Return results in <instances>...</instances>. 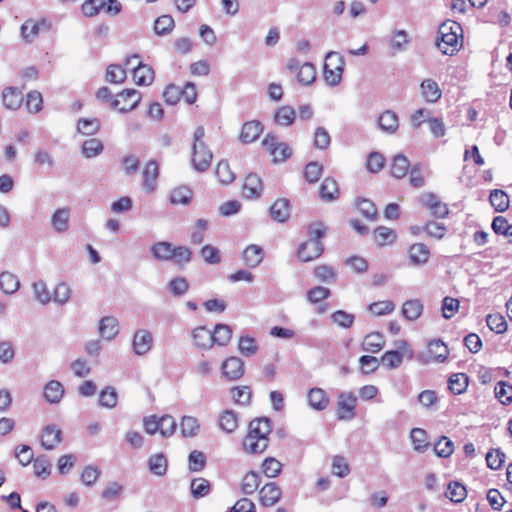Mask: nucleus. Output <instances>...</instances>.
Returning <instances> with one entry per match:
<instances>
[{
    "instance_id": "nucleus-1",
    "label": "nucleus",
    "mask_w": 512,
    "mask_h": 512,
    "mask_svg": "<svg viewBox=\"0 0 512 512\" xmlns=\"http://www.w3.org/2000/svg\"><path fill=\"white\" fill-rule=\"evenodd\" d=\"M436 45L445 55H454L461 47L462 27L459 23L447 20L438 29Z\"/></svg>"
},
{
    "instance_id": "nucleus-2",
    "label": "nucleus",
    "mask_w": 512,
    "mask_h": 512,
    "mask_svg": "<svg viewBox=\"0 0 512 512\" xmlns=\"http://www.w3.org/2000/svg\"><path fill=\"white\" fill-rule=\"evenodd\" d=\"M345 60L339 53L330 51L325 56L323 77L329 86H337L342 80Z\"/></svg>"
},
{
    "instance_id": "nucleus-3",
    "label": "nucleus",
    "mask_w": 512,
    "mask_h": 512,
    "mask_svg": "<svg viewBox=\"0 0 512 512\" xmlns=\"http://www.w3.org/2000/svg\"><path fill=\"white\" fill-rule=\"evenodd\" d=\"M125 64L126 66L131 67L133 80L137 85L148 86L153 82L154 70L151 66L140 61L139 55L134 54L127 57Z\"/></svg>"
},
{
    "instance_id": "nucleus-4",
    "label": "nucleus",
    "mask_w": 512,
    "mask_h": 512,
    "mask_svg": "<svg viewBox=\"0 0 512 512\" xmlns=\"http://www.w3.org/2000/svg\"><path fill=\"white\" fill-rule=\"evenodd\" d=\"M51 27V22L46 18L28 19L21 25V37L26 43H32L41 32H48Z\"/></svg>"
},
{
    "instance_id": "nucleus-5",
    "label": "nucleus",
    "mask_w": 512,
    "mask_h": 512,
    "mask_svg": "<svg viewBox=\"0 0 512 512\" xmlns=\"http://www.w3.org/2000/svg\"><path fill=\"white\" fill-rule=\"evenodd\" d=\"M141 94L135 89H126L118 93L111 105L121 113H126L137 107Z\"/></svg>"
},
{
    "instance_id": "nucleus-6",
    "label": "nucleus",
    "mask_w": 512,
    "mask_h": 512,
    "mask_svg": "<svg viewBox=\"0 0 512 512\" xmlns=\"http://www.w3.org/2000/svg\"><path fill=\"white\" fill-rule=\"evenodd\" d=\"M262 145L273 157L274 162H283L288 159L292 150L286 143H278L277 138L273 134H267L262 141Z\"/></svg>"
},
{
    "instance_id": "nucleus-7",
    "label": "nucleus",
    "mask_w": 512,
    "mask_h": 512,
    "mask_svg": "<svg viewBox=\"0 0 512 512\" xmlns=\"http://www.w3.org/2000/svg\"><path fill=\"white\" fill-rule=\"evenodd\" d=\"M357 397L352 392H342L337 399V418L343 421L355 417Z\"/></svg>"
},
{
    "instance_id": "nucleus-8",
    "label": "nucleus",
    "mask_w": 512,
    "mask_h": 512,
    "mask_svg": "<svg viewBox=\"0 0 512 512\" xmlns=\"http://www.w3.org/2000/svg\"><path fill=\"white\" fill-rule=\"evenodd\" d=\"M193 156H192V164L195 170L199 172L206 171L212 161L213 154L208 149L206 144H193L192 147Z\"/></svg>"
},
{
    "instance_id": "nucleus-9",
    "label": "nucleus",
    "mask_w": 512,
    "mask_h": 512,
    "mask_svg": "<svg viewBox=\"0 0 512 512\" xmlns=\"http://www.w3.org/2000/svg\"><path fill=\"white\" fill-rule=\"evenodd\" d=\"M323 250L321 241L307 240L299 246L297 256L302 262H310L320 257Z\"/></svg>"
},
{
    "instance_id": "nucleus-10",
    "label": "nucleus",
    "mask_w": 512,
    "mask_h": 512,
    "mask_svg": "<svg viewBox=\"0 0 512 512\" xmlns=\"http://www.w3.org/2000/svg\"><path fill=\"white\" fill-rule=\"evenodd\" d=\"M153 345V336L146 329H139L134 333L132 340L133 351L138 356L147 354Z\"/></svg>"
},
{
    "instance_id": "nucleus-11",
    "label": "nucleus",
    "mask_w": 512,
    "mask_h": 512,
    "mask_svg": "<svg viewBox=\"0 0 512 512\" xmlns=\"http://www.w3.org/2000/svg\"><path fill=\"white\" fill-rule=\"evenodd\" d=\"M288 69L298 70L297 79L303 85H310L316 79V69L311 63L306 62L301 66H298V63L295 60H291L288 64Z\"/></svg>"
},
{
    "instance_id": "nucleus-12",
    "label": "nucleus",
    "mask_w": 512,
    "mask_h": 512,
    "mask_svg": "<svg viewBox=\"0 0 512 512\" xmlns=\"http://www.w3.org/2000/svg\"><path fill=\"white\" fill-rule=\"evenodd\" d=\"M143 181L142 186L143 189L147 193H152L156 190L157 187V178L159 176V167L156 161L150 160L147 162L143 172Z\"/></svg>"
},
{
    "instance_id": "nucleus-13",
    "label": "nucleus",
    "mask_w": 512,
    "mask_h": 512,
    "mask_svg": "<svg viewBox=\"0 0 512 512\" xmlns=\"http://www.w3.org/2000/svg\"><path fill=\"white\" fill-rule=\"evenodd\" d=\"M223 375L229 380H238L244 374L243 361L235 356L227 358L222 364Z\"/></svg>"
},
{
    "instance_id": "nucleus-14",
    "label": "nucleus",
    "mask_w": 512,
    "mask_h": 512,
    "mask_svg": "<svg viewBox=\"0 0 512 512\" xmlns=\"http://www.w3.org/2000/svg\"><path fill=\"white\" fill-rule=\"evenodd\" d=\"M271 430L272 427L269 419L258 418L250 422L248 432L255 436L257 439L264 440L266 442V446L268 447V436L271 433Z\"/></svg>"
},
{
    "instance_id": "nucleus-15",
    "label": "nucleus",
    "mask_w": 512,
    "mask_h": 512,
    "mask_svg": "<svg viewBox=\"0 0 512 512\" xmlns=\"http://www.w3.org/2000/svg\"><path fill=\"white\" fill-rule=\"evenodd\" d=\"M281 494V489L276 483H267L259 491L260 502L266 507L273 506L279 501Z\"/></svg>"
},
{
    "instance_id": "nucleus-16",
    "label": "nucleus",
    "mask_w": 512,
    "mask_h": 512,
    "mask_svg": "<svg viewBox=\"0 0 512 512\" xmlns=\"http://www.w3.org/2000/svg\"><path fill=\"white\" fill-rule=\"evenodd\" d=\"M262 192V181L257 174L250 173L245 177L242 193L247 199L258 198Z\"/></svg>"
},
{
    "instance_id": "nucleus-17",
    "label": "nucleus",
    "mask_w": 512,
    "mask_h": 512,
    "mask_svg": "<svg viewBox=\"0 0 512 512\" xmlns=\"http://www.w3.org/2000/svg\"><path fill=\"white\" fill-rule=\"evenodd\" d=\"M449 354L448 348L441 340L429 342L425 362H443Z\"/></svg>"
},
{
    "instance_id": "nucleus-18",
    "label": "nucleus",
    "mask_w": 512,
    "mask_h": 512,
    "mask_svg": "<svg viewBox=\"0 0 512 512\" xmlns=\"http://www.w3.org/2000/svg\"><path fill=\"white\" fill-rule=\"evenodd\" d=\"M62 441V431L55 425L44 427L41 436V445L46 450L54 449Z\"/></svg>"
},
{
    "instance_id": "nucleus-19",
    "label": "nucleus",
    "mask_w": 512,
    "mask_h": 512,
    "mask_svg": "<svg viewBox=\"0 0 512 512\" xmlns=\"http://www.w3.org/2000/svg\"><path fill=\"white\" fill-rule=\"evenodd\" d=\"M379 128L387 134H394L399 127L398 116L394 111L386 110L378 117Z\"/></svg>"
},
{
    "instance_id": "nucleus-20",
    "label": "nucleus",
    "mask_w": 512,
    "mask_h": 512,
    "mask_svg": "<svg viewBox=\"0 0 512 512\" xmlns=\"http://www.w3.org/2000/svg\"><path fill=\"white\" fill-rule=\"evenodd\" d=\"M263 131V127L258 121H249L244 123L241 129L239 139L243 143H252L257 140Z\"/></svg>"
},
{
    "instance_id": "nucleus-21",
    "label": "nucleus",
    "mask_w": 512,
    "mask_h": 512,
    "mask_svg": "<svg viewBox=\"0 0 512 512\" xmlns=\"http://www.w3.org/2000/svg\"><path fill=\"white\" fill-rule=\"evenodd\" d=\"M2 102L5 108L17 110L23 102L22 92L15 87H6L2 92Z\"/></svg>"
},
{
    "instance_id": "nucleus-22",
    "label": "nucleus",
    "mask_w": 512,
    "mask_h": 512,
    "mask_svg": "<svg viewBox=\"0 0 512 512\" xmlns=\"http://www.w3.org/2000/svg\"><path fill=\"white\" fill-rule=\"evenodd\" d=\"M70 209L60 208L57 209L51 217V226L57 233H64L69 228Z\"/></svg>"
},
{
    "instance_id": "nucleus-23",
    "label": "nucleus",
    "mask_w": 512,
    "mask_h": 512,
    "mask_svg": "<svg viewBox=\"0 0 512 512\" xmlns=\"http://www.w3.org/2000/svg\"><path fill=\"white\" fill-rule=\"evenodd\" d=\"M408 254L411 263L415 266H419L427 263L430 251L425 244L415 243L409 247Z\"/></svg>"
},
{
    "instance_id": "nucleus-24",
    "label": "nucleus",
    "mask_w": 512,
    "mask_h": 512,
    "mask_svg": "<svg viewBox=\"0 0 512 512\" xmlns=\"http://www.w3.org/2000/svg\"><path fill=\"white\" fill-rule=\"evenodd\" d=\"M194 344L203 350H208L213 346L212 331L205 326H198L192 331Z\"/></svg>"
},
{
    "instance_id": "nucleus-25",
    "label": "nucleus",
    "mask_w": 512,
    "mask_h": 512,
    "mask_svg": "<svg viewBox=\"0 0 512 512\" xmlns=\"http://www.w3.org/2000/svg\"><path fill=\"white\" fill-rule=\"evenodd\" d=\"M423 98L429 103L437 102L442 95L439 85L432 79H425L420 85Z\"/></svg>"
},
{
    "instance_id": "nucleus-26",
    "label": "nucleus",
    "mask_w": 512,
    "mask_h": 512,
    "mask_svg": "<svg viewBox=\"0 0 512 512\" xmlns=\"http://www.w3.org/2000/svg\"><path fill=\"white\" fill-rule=\"evenodd\" d=\"M271 217L278 222H285L290 216V203L286 198L276 200L270 207Z\"/></svg>"
},
{
    "instance_id": "nucleus-27",
    "label": "nucleus",
    "mask_w": 512,
    "mask_h": 512,
    "mask_svg": "<svg viewBox=\"0 0 512 512\" xmlns=\"http://www.w3.org/2000/svg\"><path fill=\"white\" fill-rule=\"evenodd\" d=\"M118 321L112 316L103 317L99 323V334L106 340H112L118 334Z\"/></svg>"
},
{
    "instance_id": "nucleus-28",
    "label": "nucleus",
    "mask_w": 512,
    "mask_h": 512,
    "mask_svg": "<svg viewBox=\"0 0 512 512\" xmlns=\"http://www.w3.org/2000/svg\"><path fill=\"white\" fill-rule=\"evenodd\" d=\"M307 398L310 407L315 410H324L329 404V398L327 397L326 392L321 388L310 389Z\"/></svg>"
},
{
    "instance_id": "nucleus-29",
    "label": "nucleus",
    "mask_w": 512,
    "mask_h": 512,
    "mask_svg": "<svg viewBox=\"0 0 512 512\" xmlns=\"http://www.w3.org/2000/svg\"><path fill=\"white\" fill-rule=\"evenodd\" d=\"M384 345L385 341L383 336L378 332H374L364 337L361 348L366 352L378 353L383 349Z\"/></svg>"
},
{
    "instance_id": "nucleus-30",
    "label": "nucleus",
    "mask_w": 512,
    "mask_h": 512,
    "mask_svg": "<svg viewBox=\"0 0 512 512\" xmlns=\"http://www.w3.org/2000/svg\"><path fill=\"white\" fill-rule=\"evenodd\" d=\"M242 258L248 267L255 268L263 260V250L258 245H249L243 251Z\"/></svg>"
},
{
    "instance_id": "nucleus-31",
    "label": "nucleus",
    "mask_w": 512,
    "mask_h": 512,
    "mask_svg": "<svg viewBox=\"0 0 512 512\" xmlns=\"http://www.w3.org/2000/svg\"><path fill=\"white\" fill-rule=\"evenodd\" d=\"M232 328L227 324H217L212 331L213 345L226 346L232 338Z\"/></svg>"
},
{
    "instance_id": "nucleus-32",
    "label": "nucleus",
    "mask_w": 512,
    "mask_h": 512,
    "mask_svg": "<svg viewBox=\"0 0 512 512\" xmlns=\"http://www.w3.org/2000/svg\"><path fill=\"white\" fill-rule=\"evenodd\" d=\"M410 167V162L404 154H397L394 156L391 163V175L397 179L406 176Z\"/></svg>"
},
{
    "instance_id": "nucleus-33",
    "label": "nucleus",
    "mask_w": 512,
    "mask_h": 512,
    "mask_svg": "<svg viewBox=\"0 0 512 512\" xmlns=\"http://www.w3.org/2000/svg\"><path fill=\"white\" fill-rule=\"evenodd\" d=\"M64 388L59 381H49L44 388V397L49 403H59L63 397Z\"/></svg>"
},
{
    "instance_id": "nucleus-34",
    "label": "nucleus",
    "mask_w": 512,
    "mask_h": 512,
    "mask_svg": "<svg viewBox=\"0 0 512 512\" xmlns=\"http://www.w3.org/2000/svg\"><path fill=\"white\" fill-rule=\"evenodd\" d=\"M374 241L379 246L390 245L396 241V232L388 227L379 226L374 230Z\"/></svg>"
},
{
    "instance_id": "nucleus-35",
    "label": "nucleus",
    "mask_w": 512,
    "mask_h": 512,
    "mask_svg": "<svg viewBox=\"0 0 512 512\" xmlns=\"http://www.w3.org/2000/svg\"><path fill=\"white\" fill-rule=\"evenodd\" d=\"M210 490V482L205 478L197 477L192 479L190 483V491L194 499H200L207 496L210 493Z\"/></svg>"
},
{
    "instance_id": "nucleus-36",
    "label": "nucleus",
    "mask_w": 512,
    "mask_h": 512,
    "mask_svg": "<svg viewBox=\"0 0 512 512\" xmlns=\"http://www.w3.org/2000/svg\"><path fill=\"white\" fill-rule=\"evenodd\" d=\"M20 286L18 277L11 272L4 271L0 274V289L5 294L15 293Z\"/></svg>"
},
{
    "instance_id": "nucleus-37",
    "label": "nucleus",
    "mask_w": 512,
    "mask_h": 512,
    "mask_svg": "<svg viewBox=\"0 0 512 512\" xmlns=\"http://www.w3.org/2000/svg\"><path fill=\"white\" fill-rule=\"evenodd\" d=\"M149 471L156 476H163L167 472L168 462L164 454L152 455L148 460Z\"/></svg>"
},
{
    "instance_id": "nucleus-38",
    "label": "nucleus",
    "mask_w": 512,
    "mask_h": 512,
    "mask_svg": "<svg viewBox=\"0 0 512 512\" xmlns=\"http://www.w3.org/2000/svg\"><path fill=\"white\" fill-rule=\"evenodd\" d=\"M219 427L226 433L234 432L238 427L237 414L232 410H225L219 416Z\"/></svg>"
},
{
    "instance_id": "nucleus-39",
    "label": "nucleus",
    "mask_w": 512,
    "mask_h": 512,
    "mask_svg": "<svg viewBox=\"0 0 512 512\" xmlns=\"http://www.w3.org/2000/svg\"><path fill=\"white\" fill-rule=\"evenodd\" d=\"M422 311L423 305L417 299L407 300L402 306V315L410 321L418 319Z\"/></svg>"
},
{
    "instance_id": "nucleus-40",
    "label": "nucleus",
    "mask_w": 512,
    "mask_h": 512,
    "mask_svg": "<svg viewBox=\"0 0 512 512\" xmlns=\"http://www.w3.org/2000/svg\"><path fill=\"white\" fill-rule=\"evenodd\" d=\"M98 118H80L77 122V131L85 136L96 134L100 129Z\"/></svg>"
},
{
    "instance_id": "nucleus-41",
    "label": "nucleus",
    "mask_w": 512,
    "mask_h": 512,
    "mask_svg": "<svg viewBox=\"0 0 512 512\" xmlns=\"http://www.w3.org/2000/svg\"><path fill=\"white\" fill-rule=\"evenodd\" d=\"M104 146L101 140L97 138H90L82 144V154L85 158H94L103 152Z\"/></svg>"
},
{
    "instance_id": "nucleus-42",
    "label": "nucleus",
    "mask_w": 512,
    "mask_h": 512,
    "mask_svg": "<svg viewBox=\"0 0 512 512\" xmlns=\"http://www.w3.org/2000/svg\"><path fill=\"white\" fill-rule=\"evenodd\" d=\"M468 383V376L466 374L456 373L450 376L448 387L453 394L458 395L466 391Z\"/></svg>"
},
{
    "instance_id": "nucleus-43",
    "label": "nucleus",
    "mask_w": 512,
    "mask_h": 512,
    "mask_svg": "<svg viewBox=\"0 0 512 512\" xmlns=\"http://www.w3.org/2000/svg\"><path fill=\"white\" fill-rule=\"evenodd\" d=\"M410 438L415 451L423 453L427 450L429 443L425 430L421 428H413L410 432Z\"/></svg>"
},
{
    "instance_id": "nucleus-44",
    "label": "nucleus",
    "mask_w": 512,
    "mask_h": 512,
    "mask_svg": "<svg viewBox=\"0 0 512 512\" xmlns=\"http://www.w3.org/2000/svg\"><path fill=\"white\" fill-rule=\"evenodd\" d=\"M260 485V477L259 474L250 471L244 475L241 481V491L245 495H251L253 494Z\"/></svg>"
},
{
    "instance_id": "nucleus-45",
    "label": "nucleus",
    "mask_w": 512,
    "mask_h": 512,
    "mask_svg": "<svg viewBox=\"0 0 512 512\" xmlns=\"http://www.w3.org/2000/svg\"><path fill=\"white\" fill-rule=\"evenodd\" d=\"M266 442L259 440L249 432L243 440V449L249 454L262 453L266 450Z\"/></svg>"
},
{
    "instance_id": "nucleus-46",
    "label": "nucleus",
    "mask_w": 512,
    "mask_h": 512,
    "mask_svg": "<svg viewBox=\"0 0 512 512\" xmlns=\"http://www.w3.org/2000/svg\"><path fill=\"white\" fill-rule=\"evenodd\" d=\"M338 185L333 178H326L320 186V196L325 201H333L338 198Z\"/></svg>"
},
{
    "instance_id": "nucleus-47",
    "label": "nucleus",
    "mask_w": 512,
    "mask_h": 512,
    "mask_svg": "<svg viewBox=\"0 0 512 512\" xmlns=\"http://www.w3.org/2000/svg\"><path fill=\"white\" fill-rule=\"evenodd\" d=\"M173 245L166 241H160L151 246V253L159 261H170Z\"/></svg>"
},
{
    "instance_id": "nucleus-48",
    "label": "nucleus",
    "mask_w": 512,
    "mask_h": 512,
    "mask_svg": "<svg viewBox=\"0 0 512 512\" xmlns=\"http://www.w3.org/2000/svg\"><path fill=\"white\" fill-rule=\"evenodd\" d=\"M489 200L491 205L498 212H504L509 207V197L503 190H492L489 196Z\"/></svg>"
},
{
    "instance_id": "nucleus-49",
    "label": "nucleus",
    "mask_w": 512,
    "mask_h": 512,
    "mask_svg": "<svg viewBox=\"0 0 512 512\" xmlns=\"http://www.w3.org/2000/svg\"><path fill=\"white\" fill-rule=\"evenodd\" d=\"M295 120V111L289 106L278 108L274 114V121L280 126H290Z\"/></svg>"
},
{
    "instance_id": "nucleus-50",
    "label": "nucleus",
    "mask_w": 512,
    "mask_h": 512,
    "mask_svg": "<svg viewBox=\"0 0 512 512\" xmlns=\"http://www.w3.org/2000/svg\"><path fill=\"white\" fill-rule=\"evenodd\" d=\"M175 26L174 19L170 15H162L154 22V32L163 36L169 34Z\"/></svg>"
},
{
    "instance_id": "nucleus-51",
    "label": "nucleus",
    "mask_w": 512,
    "mask_h": 512,
    "mask_svg": "<svg viewBox=\"0 0 512 512\" xmlns=\"http://www.w3.org/2000/svg\"><path fill=\"white\" fill-rule=\"evenodd\" d=\"M215 175L221 184H230L235 179V174L230 169L229 164L224 160L217 164Z\"/></svg>"
},
{
    "instance_id": "nucleus-52",
    "label": "nucleus",
    "mask_w": 512,
    "mask_h": 512,
    "mask_svg": "<svg viewBox=\"0 0 512 512\" xmlns=\"http://www.w3.org/2000/svg\"><path fill=\"white\" fill-rule=\"evenodd\" d=\"M118 395L116 390L108 386L100 392L99 405L104 408H114L117 405Z\"/></svg>"
},
{
    "instance_id": "nucleus-53",
    "label": "nucleus",
    "mask_w": 512,
    "mask_h": 512,
    "mask_svg": "<svg viewBox=\"0 0 512 512\" xmlns=\"http://www.w3.org/2000/svg\"><path fill=\"white\" fill-rule=\"evenodd\" d=\"M380 361L387 369H395L402 364L403 355L398 350L386 351Z\"/></svg>"
},
{
    "instance_id": "nucleus-54",
    "label": "nucleus",
    "mask_w": 512,
    "mask_h": 512,
    "mask_svg": "<svg viewBox=\"0 0 512 512\" xmlns=\"http://www.w3.org/2000/svg\"><path fill=\"white\" fill-rule=\"evenodd\" d=\"M33 469L35 476L45 479L50 475L51 463L46 456L42 455L33 460Z\"/></svg>"
},
{
    "instance_id": "nucleus-55",
    "label": "nucleus",
    "mask_w": 512,
    "mask_h": 512,
    "mask_svg": "<svg viewBox=\"0 0 512 512\" xmlns=\"http://www.w3.org/2000/svg\"><path fill=\"white\" fill-rule=\"evenodd\" d=\"M315 277L324 283H333L336 280L337 271L330 265H319L314 269Z\"/></svg>"
},
{
    "instance_id": "nucleus-56",
    "label": "nucleus",
    "mask_w": 512,
    "mask_h": 512,
    "mask_svg": "<svg viewBox=\"0 0 512 512\" xmlns=\"http://www.w3.org/2000/svg\"><path fill=\"white\" fill-rule=\"evenodd\" d=\"M238 350L242 355L250 357L257 353L258 345L254 338L241 336L238 341Z\"/></svg>"
},
{
    "instance_id": "nucleus-57",
    "label": "nucleus",
    "mask_w": 512,
    "mask_h": 512,
    "mask_svg": "<svg viewBox=\"0 0 512 512\" xmlns=\"http://www.w3.org/2000/svg\"><path fill=\"white\" fill-rule=\"evenodd\" d=\"M192 257V252L188 247L185 246H177L172 249V254L170 261H173L175 264L182 266L190 262Z\"/></svg>"
},
{
    "instance_id": "nucleus-58",
    "label": "nucleus",
    "mask_w": 512,
    "mask_h": 512,
    "mask_svg": "<svg viewBox=\"0 0 512 512\" xmlns=\"http://www.w3.org/2000/svg\"><path fill=\"white\" fill-rule=\"evenodd\" d=\"M467 496V491L465 486L458 482H452L448 485L446 497L449 498L452 502L460 503Z\"/></svg>"
},
{
    "instance_id": "nucleus-59",
    "label": "nucleus",
    "mask_w": 512,
    "mask_h": 512,
    "mask_svg": "<svg viewBox=\"0 0 512 512\" xmlns=\"http://www.w3.org/2000/svg\"><path fill=\"white\" fill-rule=\"evenodd\" d=\"M192 199V192L187 187L175 188L170 194V201L174 205H187Z\"/></svg>"
},
{
    "instance_id": "nucleus-60",
    "label": "nucleus",
    "mask_w": 512,
    "mask_h": 512,
    "mask_svg": "<svg viewBox=\"0 0 512 512\" xmlns=\"http://www.w3.org/2000/svg\"><path fill=\"white\" fill-rule=\"evenodd\" d=\"M206 465V456L203 452L193 450L188 456V468L191 472H200Z\"/></svg>"
},
{
    "instance_id": "nucleus-61",
    "label": "nucleus",
    "mask_w": 512,
    "mask_h": 512,
    "mask_svg": "<svg viewBox=\"0 0 512 512\" xmlns=\"http://www.w3.org/2000/svg\"><path fill=\"white\" fill-rule=\"evenodd\" d=\"M209 222L206 219H198L193 228L190 235L191 242L193 244H201L205 238V231L208 229Z\"/></svg>"
},
{
    "instance_id": "nucleus-62",
    "label": "nucleus",
    "mask_w": 512,
    "mask_h": 512,
    "mask_svg": "<svg viewBox=\"0 0 512 512\" xmlns=\"http://www.w3.org/2000/svg\"><path fill=\"white\" fill-rule=\"evenodd\" d=\"M126 79L125 69L117 64H111L106 70V80L113 84H120Z\"/></svg>"
},
{
    "instance_id": "nucleus-63",
    "label": "nucleus",
    "mask_w": 512,
    "mask_h": 512,
    "mask_svg": "<svg viewBox=\"0 0 512 512\" xmlns=\"http://www.w3.org/2000/svg\"><path fill=\"white\" fill-rule=\"evenodd\" d=\"M181 433L185 437H193L199 430V423L195 417L184 416L180 423Z\"/></svg>"
},
{
    "instance_id": "nucleus-64",
    "label": "nucleus",
    "mask_w": 512,
    "mask_h": 512,
    "mask_svg": "<svg viewBox=\"0 0 512 512\" xmlns=\"http://www.w3.org/2000/svg\"><path fill=\"white\" fill-rule=\"evenodd\" d=\"M495 396L502 404H510L512 402V386L503 381L498 382L495 386Z\"/></svg>"
}]
</instances>
